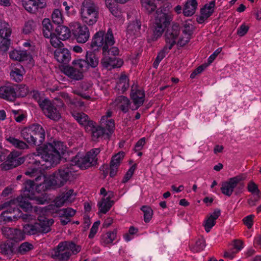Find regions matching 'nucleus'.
<instances>
[{"label": "nucleus", "mask_w": 261, "mask_h": 261, "mask_svg": "<svg viewBox=\"0 0 261 261\" xmlns=\"http://www.w3.org/2000/svg\"><path fill=\"white\" fill-rule=\"evenodd\" d=\"M65 150V146L60 141H54L45 145L42 148H37L36 152L27 156L28 168L25 174L30 177L35 176L39 169L44 170L56 165Z\"/></svg>", "instance_id": "f257e3e1"}, {"label": "nucleus", "mask_w": 261, "mask_h": 261, "mask_svg": "<svg viewBox=\"0 0 261 261\" xmlns=\"http://www.w3.org/2000/svg\"><path fill=\"white\" fill-rule=\"evenodd\" d=\"M100 152V149L97 148L91 149L85 155L77 153L72 161L75 165L66 164L55 172L50 179L51 184L57 187H62L73 176L75 166L82 169H85L94 165L96 163V156Z\"/></svg>", "instance_id": "f03ea898"}, {"label": "nucleus", "mask_w": 261, "mask_h": 261, "mask_svg": "<svg viewBox=\"0 0 261 261\" xmlns=\"http://www.w3.org/2000/svg\"><path fill=\"white\" fill-rule=\"evenodd\" d=\"M114 43L112 31L109 29L107 33L102 31L97 32L93 38L90 46L94 50L101 47L103 56H109L110 55L115 56L119 55V50L117 47H112Z\"/></svg>", "instance_id": "7ed1b4c3"}, {"label": "nucleus", "mask_w": 261, "mask_h": 261, "mask_svg": "<svg viewBox=\"0 0 261 261\" xmlns=\"http://www.w3.org/2000/svg\"><path fill=\"white\" fill-rule=\"evenodd\" d=\"M17 201L10 200L7 201L0 205L1 209H6L1 215V218L6 222L16 221L18 218L26 222H30L35 219V217L29 214H22L21 211L16 208Z\"/></svg>", "instance_id": "20e7f679"}, {"label": "nucleus", "mask_w": 261, "mask_h": 261, "mask_svg": "<svg viewBox=\"0 0 261 261\" xmlns=\"http://www.w3.org/2000/svg\"><path fill=\"white\" fill-rule=\"evenodd\" d=\"M80 250L81 247L72 242H61L51 252V256L55 261H68L72 254Z\"/></svg>", "instance_id": "39448f33"}, {"label": "nucleus", "mask_w": 261, "mask_h": 261, "mask_svg": "<svg viewBox=\"0 0 261 261\" xmlns=\"http://www.w3.org/2000/svg\"><path fill=\"white\" fill-rule=\"evenodd\" d=\"M80 14L84 23L89 26L93 25L99 18V8L92 1L85 0L82 3Z\"/></svg>", "instance_id": "423d86ee"}, {"label": "nucleus", "mask_w": 261, "mask_h": 261, "mask_svg": "<svg viewBox=\"0 0 261 261\" xmlns=\"http://www.w3.org/2000/svg\"><path fill=\"white\" fill-rule=\"evenodd\" d=\"M53 205H48L44 207L39 206L34 208V212L38 215L37 223L39 224L40 233H46L51 230L50 227L54 222V220L48 219L43 216L53 213Z\"/></svg>", "instance_id": "0eeeda50"}, {"label": "nucleus", "mask_w": 261, "mask_h": 261, "mask_svg": "<svg viewBox=\"0 0 261 261\" xmlns=\"http://www.w3.org/2000/svg\"><path fill=\"white\" fill-rule=\"evenodd\" d=\"M24 186L23 196L30 199H33L35 195V191L38 193L44 191L47 189L46 177L43 175H40L35 178V182L28 180L25 181Z\"/></svg>", "instance_id": "6e6552de"}, {"label": "nucleus", "mask_w": 261, "mask_h": 261, "mask_svg": "<svg viewBox=\"0 0 261 261\" xmlns=\"http://www.w3.org/2000/svg\"><path fill=\"white\" fill-rule=\"evenodd\" d=\"M38 103L44 115L48 118L55 121H58L61 118L60 111L48 99L39 100Z\"/></svg>", "instance_id": "1a4fd4ad"}, {"label": "nucleus", "mask_w": 261, "mask_h": 261, "mask_svg": "<svg viewBox=\"0 0 261 261\" xmlns=\"http://www.w3.org/2000/svg\"><path fill=\"white\" fill-rule=\"evenodd\" d=\"M69 25L77 42L84 43L88 40L90 34L86 25H82L79 22H71Z\"/></svg>", "instance_id": "9d476101"}, {"label": "nucleus", "mask_w": 261, "mask_h": 261, "mask_svg": "<svg viewBox=\"0 0 261 261\" xmlns=\"http://www.w3.org/2000/svg\"><path fill=\"white\" fill-rule=\"evenodd\" d=\"M172 20V17L171 15L166 13H161L156 17L153 32L156 39L162 36L165 29Z\"/></svg>", "instance_id": "9b49d317"}, {"label": "nucleus", "mask_w": 261, "mask_h": 261, "mask_svg": "<svg viewBox=\"0 0 261 261\" xmlns=\"http://www.w3.org/2000/svg\"><path fill=\"white\" fill-rule=\"evenodd\" d=\"M244 174H239L235 177L229 178V196L234 192L236 195L241 193L244 185L243 181L246 179Z\"/></svg>", "instance_id": "f8f14e48"}, {"label": "nucleus", "mask_w": 261, "mask_h": 261, "mask_svg": "<svg viewBox=\"0 0 261 261\" xmlns=\"http://www.w3.org/2000/svg\"><path fill=\"white\" fill-rule=\"evenodd\" d=\"M180 32L179 25L178 23L172 24L171 28H169L166 32V45L171 49L176 43V39Z\"/></svg>", "instance_id": "ddd939ff"}, {"label": "nucleus", "mask_w": 261, "mask_h": 261, "mask_svg": "<svg viewBox=\"0 0 261 261\" xmlns=\"http://www.w3.org/2000/svg\"><path fill=\"white\" fill-rule=\"evenodd\" d=\"M130 98L134 104L131 109L133 110H137L144 103L145 99L144 92L140 89L132 88L130 92Z\"/></svg>", "instance_id": "4468645a"}, {"label": "nucleus", "mask_w": 261, "mask_h": 261, "mask_svg": "<svg viewBox=\"0 0 261 261\" xmlns=\"http://www.w3.org/2000/svg\"><path fill=\"white\" fill-rule=\"evenodd\" d=\"M10 77L12 80L16 82L22 81L23 75L25 73L23 66L19 63L11 64L10 65Z\"/></svg>", "instance_id": "2eb2a0df"}, {"label": "nucleus", "mask_w": 261, "mask_h": 261, "mask_svg": "<svg viewBox=\"0 0 261 261\" xmlns=\"http://www.w3.org/2000/svg\"><path fill=\"white\" fill-rule=\"evenodd\" d=\"M24 9L30 13H33L39 8H43L46 6L45 0H22Z\"/></svg>", "instance_id": "dca6fc26"}, {"label": "nucleus", "mask_w": 261, "mask_h": 261, "mask_svg": "<svg viewBox=\"0 0 261 261\" xmlns=\"http://www.w3.org/2000/svg\"><path fill=\"white\" fill-rule=\"evenodd\" d=\"M101 64L106 68L111 70L115 68H119L123 64V61L116 57L103 56L101 60Z\"/></svg>", "instance_id": "f3484780"}, {"label": "nucleus", "mask_w": 261, "mask_h": 261, "mask_svg": "<svg viewBox=\"0 0 261 261\" xmlns=\"http://www.w3.org/2000/svg\"><path fill=\"white\" fill-rule=\"evenodd\" d=\"M23 158L19 157V153L17 151L12 152L7 157L6 162V165L7 166L6 169H9L16 167L24 162Z\"/></svg>", "instance_id": "a211bd4d"}, {"label": "nucleus", "mask_w": 261, "mask_h": 261, "mask_svg": "<svg viewBox=\"0 0 261 261\" xmlns=\"http://www.w3.org/2000/svg\"><path fill=\"white\" fill-rule=\"evenodd\" d=\"M215 5V2L212 1L209 4H205L201 9L200 15L197 18V21L199 23H202L213 14Z\"/></svg>", "instance_id": "6ab92c4d"}, {"label": "nucleus", "mask_w": 261, "mask_h": 261, "mask_svg": "<svg viewBox=\"0 0 261 261\" xmlns=\"http://www.w3.org/2000/svg\"><path fill=\"white\" fill-rule=\"evenodd\" d=\"M16 97V93L12 85H6L0 87V98L9 101H13Z\"/></svg>", "instance_id": "aec40b11"}, {"label": "nucleus", "mask_w": 261, "mask_h": 261, "mask_svg": "<svg viewBox=\"0 0 261 261\" xmlns=\"http://www.w3.org/2000/svg\"><path fill=\"white\" fill-rule=\"evenodd\" d=\"M55 58L61 63H67L71 59L69 51L66 48H57L54 52Z\"/></svg>", "instance_id": "412c9836"}, {"label": "nucleus", "mask_w": 261, "mask_h": 261, "mask_svg": "<svg viewBox=\"0 0 261 261\" xmlns=\"http://www.w3.org/2000/svg\"><path fill=\"white\" fill-rule=\"evenodd\" d=\"M73 118L78 122V123L85 127L86 129H89V126H92V122L93 121L89 119L87 115L82 112H74L72 113Z\"/></svg>", "instance_id": "4be33fe9"}, {"label": "nucleus", "mask_w": 261, "mask_h": 261, "mask_svg": "<svg viewBox=\"0 0 261 261\" xmlns=\"http://www.w3.org/2000/svg\"><path fill=\"white\" fill-rule=\"evenodd\" d=\"M141 22L136 20L129 24L127 30L128 38H136L141 35Z\"/></svg>", "instance_id": "5701e85b"}, {"label": "nucleus", "mask_w": 261, "mask_h": 261, "mask_svg": "<svg viewBox=\"0 0 261 261\" xmlns=\"http://www.w3.org/2000/svg\"><path fill=\"white\" fill-rule=\"evenodd\" d=\"M30 131L32 134L35 136H38L36 137L37 140H38V143L41 145L44 141L45 132L42 126L39 124H33L29 126Z\"/></svg>", "instance_id": "b1692460"}, {"label": "nucleus", "mask_w": 261, "mask_h": 261, "mask_svg": "<svg viewBox=\"0 0 261 261\" xmlns=\"http://www.w3.org/2000/svg\"><path fill=\"white\" fill-rule=\"evenodd\" d=\"M117 230L108 231L101 236L100 243L103 246L113 244V242L117 239Z\"/></svg>", "instance_id": "393cba45"}, {"label": "nucleus", "mask_w": 261, "mask_h": 261, "mask_svg": "<svg viewBox=\"0 0 261 261\" xmlns=\"http://www.w3.org/2000/svg\"><path fill=\"white\" fill-rule=\"evenodd\" d=\"M64 73L70 78L75 80H80L83 79L82 71L75 67L68 66L64 68Z\"/></svg>", "instance_id": "a878e982"}, {"label": "nucleus", "mask_w": 261, "mask_h": 261, "mask_svg": "<svg viewBox=\"0 0 261 261\" xmlns=\"http://www.w3.org/2000/svg\"><path fill=\"white\" fill-rule=\"evenodd\" d=\"M21 136L29 144L38 146L40 145L38 142V140H37L36 137L33 136L29 126L21 130Z\"/></svg>", "instance_id": "bb28decb"}, {"label": "nucleus", "mask_w": 261, "mask_h": 261, "mask_svg": "<svg viewBox=\"0 0 261 261\" xmlns=\"http://www.w3.org/2000/svg\"><path fill=\"white\" fill-rule=\"evenodd\" d=\"M112 198L102 197L100 201L97 203L99 210V213L106 214L111 208L114 203L113 200H111Z\"/></svg>", "instance_id": "cd10ccee"}, {"label": "nucleus", "mask_w": 261, "mask_h": 261, "mask_svg": "<svg viewBox=\"0 0 261 261\" xmlns=\"http://www.w3.org/2000/svg\"><path fill=\"white\" fill-rule=\"evenodd\" d=\"M10 58L14 60L23 61L30 57L26 50L14 49L9 53Z\"/></svg>", "instance_id": "c85d7f7f"}, {"label": "nucleus", "mask_w": 261, "mask_h": 261, "mask_svg": "<svg viewBox=\"0 0 261 261\" xmlns=\"http://www.w3.org/2000/svg\"><path fill=\"white\" fill-rule=\"evenodd\" d=\"M87 131H91L92 133V138L93 141H97L100 138H102L105 134V129L100 126H95L94 123L92 122V126H89Z\"/></svg>", "instance_id": "c756f323"}, {"label": "nucleus", "mask_w": 261, "mask_h": 261, "mask_svg": "<svg viewBox=\"0 0 261 261\" xmlns=\"http://www.w3.org/2000/svg\"><path fill=\"white\" fill-rule=\"evenodd\" d=\"M129 80L124 74H122L117 82L115 89L119 92L123 93L129 87Z\"/></svg>", "instance_id": "7c9ffc66"}, {"label": "nucleus", "mask_w": 261, "mask_h": 261, "mask_svg": "<svg viewBox=\"0 0 261 261\" xmlns=\"http://www.w3.org/2000/svg\"><path fill=\"white\" fill-rule=\"evenodd\" d=\"M197 7V3L195 0H187L183 9V14L186 16L193 15Z\"/></svg>", "instance_id": "2f4dec72"}, {"label": "nucleus", "mask_w": 261, "mask_h": 261, "mask_svg": "<svg viewBox=\"0 0 261 261\" xmlns=\"http://www.w3.org/2000/svg\"><path fill=\"white\" fill-rule=\"evenodd\" d=\"M220 215L219 211H215L212 214H211L204 223L205 230L207 232H208L211 228L215 225L216 220L218 219Z\"/></svg>", "instance_id": "473e14b6"}, {"label": "nucleus", "mask_w": 261, "mask_h": 261, "mask_svg": "<svg viewBox=\"0 0 261 261\" xmlns=\"http://www.w3.org/2000/svg\"><path fill=\"white\" fill-rule=\"evenodd\" d=\"M114 103L124 113H126L128 111L130 101L126 97L120 96L115 99Z\"/></svg>", "instance_id": "72a5a7b5"}, {"label": "nucleus", "mask_w": 261, "mask_h": 261, "mask_svg": "<svg viewBox=\"0 0 261 261\" xmlns=\"http://www.w3.org/2000/svg\"><path fill=\"white\" fill-rule=\"evenodd\" d=\"M91 49L93 51L89 50L87 51L86 61L88 67H90L91 68H95L98 64L99 60L98 58L94 52L95 50H93L92 48Z\"/></svg>", "instance_id": "f704fd0d"}, {"label": "nucleus", "mask_w": 261, "mask_h": 261, "mask_svg": "<svg viewBox=\"0 0 261 261\" xmlns=\"http://www.w3.org/2000/svg\"><path fill=\"white\" fill-rule=\"evenodd\" d=\"M6 140L7 141L14 147L19 149H25L29 148L24 142L14 138L13 136H7L5 137Z\"/></svg>", "instance_id": "c9c22d12"}, {"label": "nucleus", "mask_w": 261, "mask_h": 261, "mask_svg": "<svg viewBox=\"0 0 261 261\" xmlns=\"http://www.w3.org/2000/svg\"><path fill=\"white\" fill-rule=\"evenodd\" d=\"M56 30L61 40H66L69 39L71 36L70 29L66 26L59 25Z\"/></svg>", "instance_id": "e433bc0d"}, {"label": "nucleus", "mask_w": 261, "mask_h": 261, "mask_svg": "<svg viewBox=\"0 0 261 261\" xmlns=\"http://www.w3.org/2000/svg\"><path fill=\"white\" fill-rule=\"evenodd\" d=\"M53 27L49 19H44L42 21V31L45 37L49 38L54 35Z\"/></svg>", "instance_id": "4c0bfd02"}, {"label": "nucleus", "mask_w": 261, "mask_h": 261, "mask_svg": "<svg viewBox=\"0 0 261 261\" xmlns=\"http://www.w3.org/2000/svg\"><path fill=\"white\" fill-rule=\"evenodd\" d=\"M11 33L12 30L9 24L0 20V37H10Z\"/></svg>", "instance_id": "58836bf2"}, {"label": "nucleus", "mask_w": 261, "mask_h": 261, "mask_svg": "<svg viewBox=\"0 0 261 261\" xmlns=\"http://www.w3.org/2000/svg\"><path fill=\"white\" fill-rule=\"evenodd\" d=\"M23 231L24 233L29 235H34L40 233L39 224L37 222L34 224H27L23 225Z\"/></svg>", "instance_id": "ea45409f"}, {"label": "nucleus", "mask_w": 261, "mask_h": 261, "mask_svg": "<svg viewBox=\"0 0 261 261\" xmlns=\"http://www.w3.org/2000/svg\"><path fill=\"white\" fill-rule=\"evenodd\" d=\"M205 246V241L204 238L201 237L198 238L195 243L190 246V249L193 252H199L202 251Z\"/></svg>", "instance_id": "a19ab883"}, {"label": "nucleus", "mask_w": 261, "mask_h": 261, "mask_svg": "<svg viewBox=\"0 0 261 261\" xmlns=\"http://www.w3.org/2000/svg\"><path fill=\"white\" fill-rule=\"evenodd\" d=\"M13 200L17 201L16 207L19 205L20 207L25 212L31 211L33 209L34 211V208L36 207H33L31 204L28 200L23 199V197H18L16 199H13Z\"/></svg>", "instance_id": "79ce46f5"}, {"label": "nucleus", "mask_w": 261, "mask_h": 261, "mask_svg": "<svg viewBox=\"0 0 261 261\" xmlns=\"http://www.w3.org/2000/svg\"><path fill=\"white\" fill-rule=\"evenodd\" d=\"M143 8L148 13L154 12L156 9V4L151 0H140Z\"/></svg>", "instance_id": "37998d69"}, {"label": "nucleus", "mask_w": 261, "mask_h": 261, "mask_svg": "<svg viewBox=\"0 0 261 261\" xmlns=\"http://www.w3.org/2000/svg\"><path fill=\"white\" fill-rule=\"evenodd\" d=\"M61 97L64 99L66 102L71 105H74L75 107H82L84 106V102L80 100H77L76 99H71L69 94L66 93H62L61 94Z\"/></svg>", "instance_id": "c03bdc74"}, {"label": "nucleus", "mask_w": 261, "mask_h": 261, "mask_svg": "<svg viewBox=\"0 0 261 261\" xmlns=\"http://www.w3.org/2000/svg\"><path fill=\"white\" fill-rule=\"evenodd\" d=\"M67 204L73 202L75 199L76 193L72 189H70L61 194Z\"/></svg>", "instance_id": "a18cd8bd"}, {"label": "nucleus", "mask_w": 261, "mask_h": 261, "mask_svg": "<svg viewBox=\"0 0 261 261\" xmlns=\"http://www.w3.org/2000/svg\"><path fill=\"white\" fill-rule=\"evenodd\" d=\"M53 21L57 24H61L63 22V17L62 12L59 9H55L51 15Z\"/></svg>", "instance_id": "49530a36"}, {"label": "nucleus", "mask_w": 261, "mask_h": 261, "mask_svg": "<svg viewBox=\"0 0 261 261\" xmlns=\"http://www.w3.org/2000/svg\"><path fill=\"white\" fill-rule=\"evenodd\" d=\"M141 210L143 212L144 221L146 223L149 222L153 215L152 210L149 206L146 205L142 206Z\"/></svg>", "instance_id": "de8ad7c7"}, {"label": "nucleus", "mask_w": 261, "mask_h": 261, "mask_svg": "<svg viewBox=\"0 0 261 261\" xmlns=\"http://www.w3.org/2000/svg\"><path fill=\"white\" fill-rule=\"evenodd\" d=\"M248 190L251 192L252 193H254L256 197L254 198V200L257 201L258 199L260 198L261 197V192L258 190L257 185L253 182H250L248 185Z\"/></svg>", "instance_id": "09e8293b"}, {"label": "nucleus", "mask_w": 261, "mask_h": 261, "mask_svg": "<svg viewBox=\"0 0 261 261\" xmlns=\"http://www.w3.org/2000/svg\"><path fill=\"white\" fill-rule=\"evenodd\" d=\"M0 253L5 255L10 256L13 253V249L12 246L8 243L1 244Z\"/></svg>", "instance_id": "8fccbe9b"}, {"label": "nucleus", "mask_w": 261, "mask_h": 261, "mask_svg": "<svg viewBox=\"0 0 261 261\" xmlns=\"http://www.w3.org/2000/svg\"><path fill=\"white\" fill-rule=\"evenodd\" d=\"M33 245L29 242H24L19 247L18 251L20 254H23L33 249Z\"/></svg>", "instance_id": "3c124183"}, {"label": "nucleus", "mask_w": 261, "mask_h": 261, "mask_svg": "<svg viewBox=\"0 0 261 261\" xmlns=\"http://www.w3.org/2000/svg\"><path fill=\"white\" fill-rule=\"evenodd\" d=\"M73 64L74 65L76 68H79V70L82 72L89 67L88 66H87L86 60L79 59L74 60L73 62Z\"/></svg>", "instance_id": "603ef678"}, {"label": "nucleus", "mask_w": 261, "mask_h": 261, "mask_svg": "<svg viewBox=\"0 0 261 261\" xmlns=\"http://www.w3.org/2000/svg\"><path fill=\"white\" fill-rule=\"evenodd\" d=\"M54 202L55 203V205H53V209L51 210V212L53 213L54 211V207L56 206L57 207H60L62 206H63L65 204H67V202L64 199V198L62 195V194L60 195L59 196H57L54 200Z\"/></svg>", "instance_id": "864d4df0"}, {"label": "nucleus", "mask_w": 261, "mask_h": 261, "mask_svg": "<svg viewBox=\"0 0 261 261\" xmlns=\"http://www.w3.org/2000/svg\"><path fill=\"white\" fill-rule=\"evenodd\" d=\"M12 236L11 237V240L16 242L20 241L24 239L23 233L19 229H13Z\"/></svg>", "instance_id": "5fc2aeb1"}, {"label": "nucleus", "mask_w": 261, "mask_h": 261, "mask_svg": "<svg viewBox=\"0 0 261 261\" xmlns=\"http://www.w3.org/2000/svg\"><path fill=\"white\" fill-rule=\"evenodd\" d=\"M124 156V152H118L117 154H115L112 157L110 164L119 166L120 163L123 160Z\"/></svg>", "instance_id": "6e6d98bb"}, {"label": "nucleus", "mask_w": 261, "mask_h": 261, "mask_svg": "<svg viewBox=\"0 0 261 261\" xmlns=\"http://www.w3.org/2000/svg\"><path fill=\"white\" fill-rule=\"evenodd\" d=\"M75 214V211L72 208H63L60 211V215L70 219Z\"/></svg>", "instance_id": "4d7b16f0"}, {"label": "nucleus", "mask_w": 261, "mask_h": 261, "mask_svg": "<svg viewBox=\"0 0 261 261\" xmlns=\"http://www.w3.org/2000/svg\"><path fill=\"white\" fill-rule=\"evenodd\" d=\"M232 245L234 247V253H238L244 247L243 242L239 239H234L232 242Z\"/></svg>", "instance_id": "13d9d810"}, {"label": "nucleus", "mask_w": 261, "mask_h": 261, "mask_svg": "<svg viewBox=\"0 0 261 261\" xmlns=\"http://www.w3.org/2000/svg\"><path fill=\"white\" fill-rule=\"evenodd\" d=\"M50 42L53 46L55 48H60V47L63 45V43L60 41V38H58L55 34L49 37Z\"/></svg>", "instance_id": "bf43d9fd"}, {"label": "nucleus", "mask_w": 261, "mask_h": 261, "mask_svg": "<svg viewBox=\"0 0 261 261\" xmlns=\"http://www.w3.org/2000/svg\"><path fill=\"white\" fill-rule=\"evenodd\" d=\"M2 40L0 44V48L3 51H7L10 44V39L9 37H1Z\"/></svg>", "instance_id": "052dcab7"}, {"label": "nucleus", "mask_w": 261, "mask_h": 261, "mask_svg": "<svg viewBox=\"0 0 261 261\" xmlns=\"http://www.w3.org/2000/svg\"><path fill=\"white\" fill-rule=\"evenodd\" d=\"M34 22L32 20L27 21L24 24L23 32L25 34L31 33L34 30Z\"/></svg>", "instance_id": "680f3d73"}, {"label": "nucleus", "mask_w": 261, "mask_h": 261, "mask_svg": "<svg viewBox=\"0 0 261 261\" xmlns=\"http://www.w3.org/2000/svg\"><path fill=\"white\" fill-rule=\"evenodd\" d=\"M254 218V215H249L243 218V223L248 228L250 229L252 227L253 224V220Z\"/></svg>", "instance_id": "e2e57ef3"}, {"label": "nucleus", "mask_w": 261, "mask_h": 261, "mask_svg": "<svg viewBox=\"0 0 261 261\" xmlns=\"http://www.w3.org/2000/svg\"><path fill=\"white\" fill-rule=\"evenodd\" d=\"M190 39L191 37L188 35L182 33L177 42V45L179 46H184L189 42Z\"/></svg>", "instance_id": "0e129e2a"}, {"label": "nucleus", "mask_w": 261, "mask_h": 261, "mask_svg": "<svg viewBox=\"0 0 261 261\" xmlns=\"http://www.w3.org/2000/svg\"><path fill=\"white\" fill-rule=\"evenodd\" d=\"M99 224V221H96L93 223L92 227L90 229V233L89 234V238L90 239H92L94 237V236L97 232Z\"/></svg>", "instance_id": "69168bd1"}, {"label": "nucleus", "mask_w": 261, "mask_h": 261, "mask_svg": "<svg viewBox=\"0 0 261 261\" xmlns=\"http://www.w3.org/2000/svg\"><path fill=\"white\" fill-rule=\"evenodd\" d=\"M103 123L106 124V128L110 133L113 132L115 129V122L113 119H110L106 120L105 122Z\"/></svg>", "instance_id": "338daca9"}, {"label": "nucleus", "mask_w": 261, "mask_h": 261, "mask_svg": "<svg viewBox=\"0 0 261 261\" xmlns=\"http://www.w3.org/2000/svg\"><path fill=\"white\" fill-rule=\"evenodd\" d=\"M249 29L248 26L243 23L238 29L237 34L240 37L244 36L248 32Z\"/></svg>", "instance_id": "774afa93"}]
</instances>
